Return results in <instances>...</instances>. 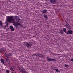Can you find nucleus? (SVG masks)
<instances>
[{
    "label": "nucleus",
    "instance_id": "nucleus-1",
    "mask_svg": "<svg viewBox=\"0 0 73 73\" xmlns=\"http://www.w3.org/2000/svg\"><path fill=\"white\" fill-rule=\"evenodd\" d=\"M16 20L17 22H19L21 21V19L18 18V17L17 16H8L6 20L7 21L9 22V23H13V25L15 26V27L17 28H18L17 26L18 25H19L21 26V27H23V25H21V23L16 22L15 21Z\"/></svg>",
    "mask_w": 73,
    "mask_h": 73
},
{
    "label": "nucleus",
    "instance_id": "nucleus-2",
    "mask_svg": "<svg viewBox=\"0 0 73 73\" xmlns=\"http://www.w3.org/2000/svg\"><path fill=\"white\" fill-rule=\"evenodd\" d=\"M23 43L28 48H30L32 46V44H31L29 42H24Z\"/></svg>",
    "mask_w": 73,
    "mask_h": 73
},
{
    "label": "nucleus",
    "instance_id": "nucleus-3",
    "mask_svg": "<svg viewBox=\"0 0 73 73\" xmlns=\"http://www.w3.org/2000/svg\"><path fill=\"white\" fill-rule=\"evenodd\" d=\"M9 56H6V58H5V60H6V61L7 62V63L8 64H10V61H9Z\"/></svg>",
    "mask_w": 73,
    "mask_h": 73
},
{
    "label": "nucleus",
    "instance_id": "nucleus-4",
    "mask_svg": "<svg viewBox=\"0 0 73 73\" xmlns=\"http://www.w3.org/2000/svg\"><path fill=\"white\" fill-rule=\"evenodd\" d=\"M47 61H56V60L53 59H51V58L49 57H47Z\"/></svg>",
    "mask_w": 73,
    "mask_h": 73
},
{
    "label": "nucleus",
    "instance_id": "nucleus-5",
    "mask_svg": "<svg viewBox=\"0 0 73 73\" xmlns=\"http://www.w3.org/2000/svg\"><path fill=\"white\" fill-rule=\"evenodd\" d=\"M73 31L70 30H68L67 32L66 33L67 35H72L73 33Z\"/></svg>",
    "mask_w": 73,
    "mask_h": 73
},
{
    "label": "nucleus",
    "instance_id": "nucleus-6",
    "mask_svg": "<svg viewBox=\"0 0 73 73\" xmlns=\"http://www.w3.org/2000/svg\"><path fill=\"white\" fill-rule=\"evenodd\" d=\"M51 4H56V0H49Z\"/></svg>",
    "mask_w": 73,
    "mask_h": 73
},
{
    "label": "nucleus",
    "instance_id": "nucleus-7",
    "mask_svg": "<svg viewBox=\"0 0 73 73\" xmlns=\"http://www.w3.org/2000/svg\"><path fill=\"white\" fill-rule=\"evenodd\" d=\"M41 12L42 14H45V13H48L47 12V10L46 9L43 10L42 11H41Z\"/></svg>",
    "mask_w": 73,
    "mask_h": 73
},
{
    "label": "nucleus",
    "instance_id": "nucleus-8",
    "mask_svg": "<svg viewBox=\"0 0 73 73\" xmlns=\"http://www.w3.org/2000/svg\"><path fill=\"white\" fill-rule=\"evenodd\" d=\"M66 27L69 30L71 29V27L67 23L66 24Z\"/></svg>",
    "mask_w": 73,
    "mask_h": 73
},
{
    "label": "nucleus",
    "instance_id": "nucleus-9",
    "mask_svg": "<svg viewBox=\"0 0 73 73\" xmlns=\"http://www.w3.org/2000/svg\"><path fill=\"white\" fill-rule=\"evenodd\" d=\"M10 28L11 29V31H15V29L13 27V26L12 25H11L10 26Z\"/></svg>",
    "mask_w": 73,
    "mask_h": 73
},
{
    "label": "nucleus",
    "instance_id": "nucleus-10",
    "mask_svg": "<svg viewBox=\"0 0 73 73\" xmlns=\"http://www.w3.org/2000/svg\"><path fill=\"white\" fill-rule=\"evenodd\" d=\"M19 70L22 73H26V71H25L23 69H19Z\"/></svg>",
    "mask_w": 73,
    "mask_h": 73
},
{
    "label": "nucleus",
    "instance_id": "nucleus-11",
    "mask_svg": "<svg viewBox=\"0 0 73 73\" xmlns=\"http://www.w3.org/2000/svg\"><path fill=\"white\" fill-rule=\"evenodd\" d=\"M5 50V49L4 48H1L0 49V53H1V52H3Z\"/></svg>",
    "mask_w": 73,
    "mask_h": 73
},
{
    "label": "nucleus",
    "instance_id": "nucleus-12",
    "mask_svg": "<svg viewBox=\"0 0 73 73\" xmlns=\"http://www.w3.org/2000/svg\"><path fill=\"white\" fill-rule=\"evenodd\" d=\"M10 70H11V71H14V70H13V69H14V66H12L10 68Z\"/></svg>",
    "mask_w": 73,
    "mask_h": 73
},
{
    "label": "nucleus",
    "instance_id": "nucleus-13",
    "mask_svg": "<svg viewBox=\"0 0 73 73\" xmlns=\"http://www.w3.org/2000/svg\"><path fill=\"white\" fill-rule=\"evenodd\" d=\"M44 17L46 19V20H48V16H46V15H43Z\"/></svg>",
    "mask_w": 73,
    "mask_h": 73
},
{
    "label": "nucleus",
    "instance_id": "nucleus-14",
    "mask_svg": "<svg viewBox=\"0 0 73 73\" xmlns=\"http://www.w3.org/2000/svg\"><path fill=\"white\" fill-rule=\"evenodd\" d=\"M3 22L1 21H0V26L1 27H2V26H3Z\"/></svg>",
    "mask_w": 73,
    "mask_h": 73
},
{
    "label": "nucleus",
    "instance_id": "nucleus-15",
    "mask_svg": "<svg viewBox=\"0 0 73 73\" xmlns=\"http://www.w3.org/2000/svg\"><path fill=\"white\" fill-rule=\"evenodd\" d=\"M1 62L2 63V64H4V63L5 62L4 61V59H3V58H1Z\"/></svg>",
    "mask_w": 73,
    "mask_h": 73
},
{
    "label": "nucleus",
    "instance_id": "nucleus-16",
    "mask_svg": "<svg viewBox=\"0 0 73 73\" xmlns=\"http://www.w3.org/2000/svg\"><path fill=\"white\" fill-rule=\"evenodd\" d=\"M63 32H65L66 33V29L65 28H64L63 29Z\"/></svg>",
    "mask_w": 73,
    "mask_h": 73
},
{
    "label": "nucleus",
    "instance_id": "nucleus-17",
    "mask_svg": "<svg viewBox=\"0 0 73 73\" xmlns=\"http://www.w3.org/2000/svg\"><path fill=\"white\" fill-rule=\"evenodd\" d=\"M56 72H60V70H58V69H55Z\"/></svg>",
    "mask_w": 73,
    "mask_h": 73
},
{
    "label": "nucleus",
    "instance_id": "nucleus-18",
    "mask_svg": "<svg viewBox=\"0 0 73 73\" xmlns=\"http://www.w3.org/2000/svg\"><path fill=\"white\" fill-rule=\"evenodd\" d=\"M60 33L61 34H62L63 35V34L64 33V32H63V31H62V30H61L60 31Z\"/></svg>",
    "mask_w": 73,
    "mask_h": 73
},
{
    "label": "nucleus",
    "instance_id": "nucleus-19",
    "mask_svg": "<svg viewBox=\"0 0 73 73\" xmlns=\"http://www.w3.org/2000/svg\"><path fill=\"white\" fill-rule=\"evenodd\" d=\"M64 66L66 68H68L69 67V65H68L65 64Z\"/></svg>",
    "mask_w": 73,
    "mask_h": 73
},
{
    "label": "nucleus",
    "instance_id": "nucleus-20",
    "mask_svg": "<svg viewBox=\"0 0 73 73\" xmlns=\"http://www.w3.org/2000/svg\"><path fill=\"white\" fill-rule=\"evenodd\" d=\"M40 57H41V58H42V57H43V55H42V54H40Z\"/></svg>",
    "mask_w": 73,
    "mask_h": 73
},
{
    "label": "nucleus",
    "instance_id": "nucleus-21",
    "mask_svg": "<svg viewBox=\"0 0 73 73\" xmlns=\"http://www.w3.org/2000/svg\"><path fill=\"white\" fill-rule=\"evenodd\" d=\"M6 72L7 73H9V70H7Z\"/></svg>",
    "mask_w": 73,
    "mask_h": 73
},
{
    "label": "nucleus",
    "instance_id": "nucleus-22",
    "mask_svg": "<svg viewBox=\"0 0 73 73\" xmlns=\"http://www.w3.org/2000/svg\"><path fill=\"white\" fill-rule=\"evenodd\" d=\"M8 56H12V53H10L9 54Z\"/></svg>",
    "mask_w": 73,
    "mask_h": 73
},
{
    "label": "nucleus",
    "instance_id": "nucleus-23",
    "mask_svg": "<svg viewBox=\"0 0 73 73\" xmlns=\"http://www.w3.org/2000/svg\"><path fill=\"white\" fill-rule=\"evenodd\" d=\"M71 61H73V58H71V59L70 60Z\"/></svg>",
    "mask_w": 73,
    "mask_h": 73
},
{
    "label": "nucleus",
    "instance_id": "nucleus-24",
    "mask_svg": "<svg viewBox=\"0 0 73 73\" xmlns=\"http://www.w3.org/2000/svg\"><path fill=\"white\" fill-rule=\"evenodd\" d=\"M5 56H6H6H8V54H5Z\"/></svg>",
    "mask_w": 73,
    "mask_h": 73
},
{
    "label": "nucleus",
    "instance_id": "nucleus-25",
    "mask_svg": "<svg viewBox=\"0 0 73 73\" xmlns=\"http://www.w3.org/2000/svg\"><path fill=\"white\" fill-rule=\"evenodd\" d=\"M6 27H7V26H4V29H5V28H6Z\"/></svg>",
    "mask_w": 73,
    "mask_h": 73
},
{
    "label": "nucleus",
    "instance_id": "nucleus-26",
    "mask_svg": "<svg viewBox=\"0 0 73 73\" xmlns=\"http://www.w3.org/2000/svg\"><path fill=\"white\" fill-rule=\"evenodd\" d=\"M1 27H2V28H4V26H3Z\"/></svg>",
    "mask_w": 73,
    "mask_h": 73
},
{
    "label": "nucleus",
    "instance_id": "nucleus-27",
    "mask_svg": "<svg viewBox=\"0 0 73 73\" xmlns=\"http://www.w3.org/2000/svg\"><path fill=\"white\" fill-rule=\"evenodd\" d=\"M54 70H56V69H55V68H54L53 69Z\"/></svg>",
    "mask_w": 73,
    "mask_h": 73
},
{
    "label": "nucleus",
    "instance_id": "nucleus-28",
    "mask_svg": "<svg viewBox=\"0 0 73 73\" xmlns=\"http://www.w3.org/2000/svg\"><path fill=\"white\" fill-rule=\"evenodd\" d=\"M52 54H54V53H52Z\"/></svg>",
    "mask_w": 73,
    "mask_h": 73
}]
</instances>
